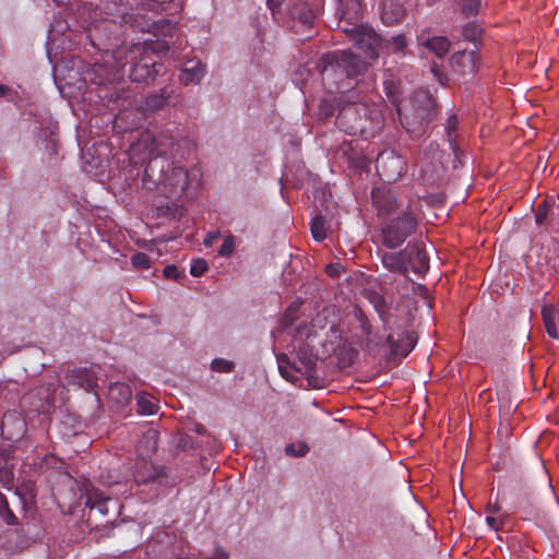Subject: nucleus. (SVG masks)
<instances>
[{"label":"nucleus","mask_w":559,"mask_h":559,"mask_svg":"<svg viewBox=\"0 0 559 559\" xmlns=\"http://www.w3.org/2000/svg\"><path fill=\"white\" fill-rule=\"evenodd\" d=\"M188 144L185 139L177 140L166 134L154 136L151 132L140 133L132 142L128 156L131 166H142V185L146 190L159 189L169 199H180L197 178V171H188L170 158H183L182 147Z\"/></svg>","instance_id":"1"},{"label":"nucleus","mask_w":559,"mask_h":559,"mask_svg":"<svg viewBox=\"0 0 559 559\" xmlns=\"http://www.w3.org/2000/svg\"><path fill=\"white\" fill-rule=\"evenodd\" d=\"M326 323L324 312L319 313L307 329V337L309 340L307 346L311 347V353L304 348H300L297 353L298 359L294 362L293 368L308 378L312 377L319 356L329 357L336 354L337 348L343 344L340 329L334 323H331L325 331Z\"/></svg>","instance_id":"2"},{"label":"nucleus","mask_w":559,"mask_h":559,"mask_svg":"<svg viewBox=\"0 0 559 559\" xmlns=\"http://www.w3.org/2000/svg\"><path fill=\"white\" fill-rule=\"evenodd\" d=\"M323 80L332 81L341 93L353 88L357 78L367 69V63L349 50H337L323 55L319 62Z\"/></svg>","instance_id":"3"},{"label":"nucleus","mask_w":559,"mask_h":559,"mask_svg":"<svg viewBox=\"0 0 559 559\" xmlns=\"http://www.w3.org/2000/svg\"><path fill=\"white\" fill-rule=\"evenodd\" d=\"M121 64L132 82H150L164 71V64L153 50L142 44L133 45L128 50H121Z\"/></svg>","instance_id":"4"},{"label":"nucleus","mask_w":559,"mask_h":559,"mask_svg":"<svg viewBox=\"0 0 559 559\" xmlns=\"http://www.w3.org/2000/svg\"><path fill=\"white\" fill-rule=\"evenodd\" d=\"M418 218L409 204L383 222L381 227L382 243L389 249H396L417 229Z\"/></svg>","instance_id":"5"},{"label":"nucleus","mask_w":559,"mask_h":559,"mask_svg":"<svg viewBox=\"0 0 559 559\" xmlns=\"http://www.w3.org/2000/svg\"><path fill=\"white\" fill-rule=\"evenodd\" d=\"M342 119L354 118L350 132H359L365 135H374L384 126V117L379 106L366 103H357L343 108Z\"/></svg>","instance_id":"6"},{"label":"nucleus","mask_w":559,"mask_h":559,"mask_svg":"<svg viewBox=\"0 0 559 559\" xmlns=\"http://www.w3.org/2000/svg\"><path fill=\"white\" fill-rule=\"evenodd\" d=\"M436 116V103L427 93H419L414 99V112L405 114L399 109L400 121L407 132L420 133Z\"/></svg>","instance_id":"7"},{"label":"nucleus","mask_w":559,"mask_h":559,"mask_svg":"<svg viewBox=\"0 0 559 559\" xmlns=\"http://www.w3.org/2000/svg\"><path fill=\"white\" fill-rule=\"evenodd\" d=\"M371 199L378 217L385 219L399 215V212L406 207L391 189L384 187L373 188Z\"/></svg>","instance_id":"8"},{"label":"nucleus","mask_w":559,"mask_h":559,"mask_svg":"<svg viewBox=\"0 0 559 559\" xmlns=\"http://www.w3.org/2000/svg\"><path fill=\"white\" fill-rule=\"evenodd\" d=\"M121 52H117L115 58V64L109 66L108 63H94L91 69L85 73V80H90L94 84L103 85L112 83L126 74L124 64H121Z\"/></svg>","instance_id":"9"},{"label":"nucleus","mask_w":559,"mask_h":559,"mask_svg":"<svg viewBox=\"0 0 559 559\" xmlns=\"http://www.w3.org/2000/svg\"><path fill=\"white\" fill-rule=\"evenodd\" d=\"M133 477L139 486L147 484L157 487L169 485V476L165 468L154 465L150 460H136Z\"/></svg>","instance_id":"10"},{"label":"nucleus","mask_w":559,"mask_h":559,"mask_svg":"<svg viewBox=\"0 0 559 559\" xmlns=\"http://www.w3.org/2000/svg\"><path fill=\"white\" fill-rule=\"evenodd\" d=\"M376 167L378 173L389 182L396 181L405 171L403 158L393 153H381L376 160Z\"/></svg>","instance_id":"11"},{"label":"nucleus","mask_w":559,"mask_h":559,"mask_svg":"<svg viewBox=\"0 0 559 559\" xmlns=\"http://www.w3.org/2000/svg\"><path fill=\"white\" fill-rule=\"evenodd\" d=\"M452 70L461 75L472 74L477 68V55L475 51H457L451 57Z\"/></svg>","instance_id":"12"},{"label":"nucleus","mask_w":559,"mask_h":559,"mask_svg":"<svg viewBox=\"0 0 559 559\" xmlns=\"http://www.w3.org/2000/svg\"><path fill=\"white\" fill-rule=\"evenodd\" d=\"M418 44L438 58H443L450 49V40L444 36H429L427 32H421L417 36Z\"/></svg>","instance_id":"13"},{"label":"nucleus","mask_w":559,"mask_h":559,"mask_svg":"<svg viewBox=\"0 0 559 559\" xmlns=\"http://www.w3.org/2000/svg\"><path fill=\"white\" fill-rule=\"evenodd\" d=\"M404 251L407 252V267L416 274H424L428 269V257L419 243L408 245Z\"/></svg>","instance_id":"14"},{"label":"nucleus","mask_w":559,"mask_h":559,"mask_svg":"<svg viewBox=\"0 0 559 559\" xmlns=\"http://www.w3.org/2000/svg\"><path fill=\"white\" fill-rule=\"evenodd\" d=\"M135 7L132 0H108L104 4V20H110L115 22L116 17H120L121 21L128 22L129 10H133Z\"/></svg>","instance_id":"15"},{"label":"nucleus","mask_w":559,"mask_h":559,"mask_svg":"<svg viewBox=\"0 0 559 559\" xmlns=\"http://www.w3.org/2000/svg\"><path fill=\"white\" fill-rule=\"evenodd\" d=\"M26 430V423L20 415L12 413L3 416L1 423L2 435L7 433V439L17 440Z\"/></svg>","instance_id":"16"},{"label":"nucleus","mask_w":559,"mask_h":559,"mask_svg":"<svg viewBox=\"0 0 559 559\" xmlns=\"http://www.w3.org/2000/svg\"><path fill=\"white\" fill-rule=\"evenodd\" d=\"M85 496L86 507L91 509H97V511L103 515L108 514V503L112 502V499L109 495L100 491L92 485H85Z\"/></svg>","instance_id":"17"},{"label":"nucleus","mask_w":559,"mask_h":559,"mask_svg":"<svg viewBox=\"0 0 559 559\" xmlns=\"http://www.w3.org/2000/svg\"><path fill=\"white\" fill-rule=\"evenodd\" d=\"M158 444V431L150 428L143 432L136 444V460H150Z\"/></svg>","instance_id":"18"},{"label":"nucleus","mask_w":559,"mask_h":559,"mask_svg":"<svg viewBox=\"0 0 559 559\" xmlns=\"http://www.w3.org/2000/svg\"><path fill=\"white\" fill-rule=\"evenodd\" d=\"M383 266L391 271L403 275L408 272L407 267V252L400 250L397 252H383L381 255Z\"/></svg>","instance_id":"19"},{"label":"nucleus","mask_w":559,"mask_h":559,"mask_svg":"<svg viewBox=\"0 0 559 559\" xmlns=\"http://www.w3.org/2000/svg\"><path fill=\"white\" fill-rule=\"evenodd\" d=\"M204 74L205 69L201 61L197 59H191L185 63V67L182 68L179 74V80L185 85L198 84L201 82Z\"/></svg>","instance_id":"20"},{"label":"nucleus","mask_w":559,"mask_h":559,"mask_svg":"<svg viewBox=\"0 0 559 559\" xmlns=\"http://www.w3.org/2000/svg\"><path fill=\"white\" fill-rule=\"evenodd\" d=\"M67 383L90 391L94 388L96 379L94 373L86 368H78L67 372Z\"/></svg>","instance_id":"21"},{"label":"nucleus","mask_w":559,"mask_h":559,"mask_svg":"<svg viewBox=\"0 0 559 559\" xmlns=\"http://www.w3.org/2000/svg\"><path fill=\"white\" fill-rule=\"evenodd\" d=\"M405 16L404 8L395 0H382L381 20L386 25H394Z\"/></svg>","instance_id":"22"},{"label":"nucleus","mask_w":559,"mask_h":559,"mask_svg":"<svg viewBox=\"0 0 559 559\" xmlns=\"http://www.w3.org/2000/svg\"><path fill=\"white\" fill-rule=\"evenodd\" d=\"M415 338L412 334H404L397 341H394L392 334L385 335V343L390 346L391 354L394 356L406 357L415 347Z\"/></svg>","instance_id":"23"},{"label":"nucleus","mask_w":559,"mask_h":559,"mask_svg":"<svg viewBox=\"0 0 559 559\" xmlns=\"http://www.w3.org/2000/svg\"><path fill=\"white\" fill-rule=\"evenodd\" d=\"M132 396L130 386L122 382L111 383L108 388V399L115 403L117 407L124 406Z\"/></svg>","instance_id":"24"},{"label":"nucleus","mask_w":559,"mask_h":559,"mask_svg":"<svg viewBox=\"0 0 559 559\" xmlns=\"http://www.w3.org/2000/svg\"><path fill=\"white\" fill-rule=\"evenodd\" d=\"M369 301L373 305L374 310L378 312L380 320L382 321L383 329H390L391 313L390 308L385 302V299L380 294L372 292L369 294Z\"/></svg>","instance_id":"25"},{"label":"nucleus","mask_w":559,"mask_h":559,"mask_svg":"<svg viewBox=\"0 0 559 559\" xmlns=\"http://www.w3.org/2000/svg\"><path fill=\"white\" fill-rule=\"evenodd\" d=\"M171 90L168 86L159 90L157 93H153L145 98L144 106L147 110H158L166 106L170 95Z\"/></svg>","instance_id":"26"},{"label":"nucleus","mask_w":559,"mask_h":559,"mask_svg":"<svg viewBox=\"0 0 559 559\" xmlns=\"http://www.w3.org/2000/svg\"><path fill=\"white\" fill-rule=\"evenodd\" d=\"M135 400L140 415H154L159 409L156 399L145 392L136 394Z\"/></svg>","instance_id":"27"},{"label":"nucleus","mask_w":559,"mask_h":559,"mask_svg":"<svg viewBox=\"0 0 559 559\" xmlns=\"http://www.w3.org/2000/svg\"><path fill=\"white\" fill-rule=\"evenodd\" d=\"M559 314V308L555 306H545L542 310L544 324L548 335L552 338H558V331L556 326V317Z\"/></svg>","instance_id":"28"},{"label":"nucleus","mask_w":559,"mask_h":559,"mask_svg":"<svg viewBox=\"0 0 559 559\" xmlns=\"http://www.w3.org/2000/svg\"><path fill=\"white\" fill-rule=\"evenodd\" d=\"M293 19L300 21L304 25H311L314 14L307 3H296L290 8Z\"/></svg>","instance_id":"29"},{"label":"nucleus","mask_w":559,"mask_h":559,"mask_svg":"<svg viewBox=\"0 0 559 559\" xmlns=\"http://www.w3.org/2000/svg\"><path fill=\"white\" fill-rule=\"evenodd\" d=\"M38 395L39 402L34 404L35 409L45 411L47 406L50 405L52 401V393L49 388L39 386L33 391H31L24 400H31L33 396Z\"/></svg>","instance_id":"30"},{"label":"nucleus","mask_w":559,"mask_h":559,"mask_svg":"<svg viewBox=\"0 0 559 559\" xmlns=\"http://www.w3.org/2000/svg\"><path fill=\"white\" fill-rule=\"evenodd\" d=\"M457 124H459V120H457L456 116L450 115L448 118L445 130H447L449 143H450V147L452 148L453 154L455 155V158L457 159V162L462 163L460 159L462 152L455 144V135H454V132L457 129Z\"/></svg>","instance_id":"31"},{"label":"nucleus","mask_w":559,"mask_h":559,"mask_svg":"<svg viewBox=\"0 0 559 559\" xmlns=\"http://www.w3.org/2000/svg\"><path fill=\"white\" fill-rule=\"evenodd\" d=\"M277 364H278V370L283 378L294 381L297 379L295 376V372H297L293 367L294 364H290L287 355L281 354L277 355Z\"/></svg>","instance_id":"32"},{"label":"nucleus","mask_w":559,"mask_h":559,"mask_svg":"<svg viewBox=\"0 0 559 559\" xmlns=\"http://www.w3.org/2000/svg\"><path fill=\"white\" fill-rule=\"evenodd\" d=\"M310 229L316 240L322 241L326 238L325 219L321 215H317L311 219Z\"/></svg>","instance_id":"33"},{"label":"nucleus","mask_w":559,"mask_h":559,"mask_svg":"<svg viewBox=\"0 0 559 559\" xmlns=\"http://www.w3.org/2000/svg\"><path fill=\"white\" fill-rule=\"evenodd\" d=\"M361 331L366 336L367 343L374 346H382L385 343V336L373 334L370 323L364 319L360 323Z\"/></svg>","instance_id":"34"},{"label":"nucleus","mask_w":559,"mask_h":559,"mask_svg":"<svg viewBox=\"0 0 559 559\" xmlns=\"http://www.w3.org/2000/svg\"><path fill=\"white\" fill-rule=\"evenodd\" d=\"M0 518L8 525H16L17 518L9 508L8 500L3 493L0 492Z\"/></svg>","instance_id":"35"},{"label":"nucleus","mask_w":559,"mask_h":559,"mask_svg":"<svg viewBox=\"0 0 559 559\" xmlns=\"http://www.w3.org/2000/svg\"><path fill=\"white\" fill-rule=\"evenodd\" d=\"M309 452V447L306 442L289 443L285 447V453L293 457H302Z\"/></svg>","instance_id":"36"},{"label":"nucleus","mask_w":559,"mask_h":559,"mask_svg":"<svg viewBox=\"0 0 559 559\" xmlns=\"http://www.w3.org/2000/svg\"><path fill=\"white\" fill-rule=\"evenodd\" d=\"M211 369L215 372L228 373L234 369V362L224 358H215L211 362Z\"/></svg>","instance_id":"37"},{"label":"nucleus","mask_w":559,"mask_h":559,"mask_svg":"<svg viewBox=\"0 0 559 559\" xmlns=\"http://www.w3.org/2000/svg\"><path fill=\"white\" fill-rule=\"evenodd\" d=\"M480 0H461V10L466 16L475 15L480 8Z\"/></svg>","instance_id":"38"},{"label":"nucleus","mask_w":559,"mask_h":559,"mask_svg":"<svg viewBox=\"0 0 559 559\" xmlns=\"http://www.w3.org/2000/svg\"><path fill=\"white\" fill-rule=\"evenodd\" d=\"M131 263L135 267L147 270L151 267L150 257L144 252H138L132 255Z\"/></svg>","instance_id":"39"},{"label":"nucleus","mask_w":559,"mask_h":559,"mask_svg":"<svg viewBox=\"0 0 559 559\" xmlns=\"http://www.w3.org/2000/svg\"><path fill=\"white\" fill-rule=\"evenodd\" d=\"M207 267V263L204 259H195L191 262L190 274L194 277H199L206 272Z\"/></svg>","instance_id":"40"},{"label":"nucleus","mask_w":559,"mask_h":559,"mask_svg":"<svg viewBox=\"0 0 559 559\" xmlns=\"http://www.w3.org/2000/svg\"><path fill=\"white\" fill-rule=\"evenodd\" d=\"M341 4L344 5L346 4L347 7H350L354 9V13L350 14L344 10H341V14H340V17L342 20H353V19H356L357 16V11H358V8H359V3L357 0H341Z\"/></svg>","instance_id":"41"},{"label":"nucleus","mask_w":559,"mask_h":559,"mask_svg":"<svg viewBox=\"0 0 559 559\" xmlns=\"http://www.w3.org/2000/svg\"><path fill=\"white\" fill-rule=\"evenodd\" d=\"M462 34L465 39L475 41L480 35V29L476 24L468 23L464 26Z\"/></svg>","instance_id":"42"},{"label":"nucleus","mask_w":559,"mask_h":559,"mask_svg":"<svg viewBox=\"0 0 559 559\" xmlns=\"http://www.w3.org/2000/svg\"><path fill=\"white\" fill-rule=\"evenodd\" d=\"M549 205L547 201H544L537 206L536 213H535V222L537 225L542 226L546 222V218L548 216Z\"/></svg>","instance_id":"43"},{"label":"nucleus","mask_w":559,"mask_h":559,"mask_svg":"<svg viewBox=\"0 0 559 559\" xmlns=\"http://www.w3.org/2000/svg\"><path fill=\"white\" fill-rule=\"evenodd\" d=\"M235 250V238L233 236H228L224 239L223 245L218 249V254L221 257H229Z\"/></svg>","instance_id":"44"},{"label":"nucleus","mask_w":559,"mask_h":559,"mask_svg":"<svg viewBox=\"0 0 559 559\" xmlns=\"http://www.w3.org/2000/svg\"><path fill=\"white\" fill-rule=\"evenodd\" d=\"M394 51H403L406 48V39L403 35H396L391 37L390 40Z\"/></svg>","instance_id":"45"},{"label":"nucleus","mask_w":559,"mask_h":559,"mask_svg":"<svg viewBox=\"0 0 559 559\" xmlns=\"http://www.w3.org/2000/svg\"><path fill=\"white\" fill-rule=\"evenodd\" d=\"M163 274L165 277L171 278V280H178L180 277V272L177 269V266L174 264L165 266Z\"/></svg>","instance_id":"46"},{"label":"nucleus","mask_w":559,"mask_h":559,"mask_svg":"<svg viewBox=\"0 0 559 559\" xmlns=\"http://www.w3.org/2000/svg\"><path fill=\"white\" fill-rule=\"evenodd\" d=\"M343 270L342 265L340 263H330L326 265L325 271L331 277H336L340 275L341 271Z\"/></svg>","instance_id":"47"},{"label":"nucleus","mask_w":559,"mask_h":559,"mask_svg":"<svg viewBox=\"0 0 559 559\" xmlns=\"http://www.w3.org/2000/svg\"><path fill=\"white\" fill-rule=\"evenodd\" d=\"M369 39L371 40L369 57L372 59H377L379 55L373 46H378L380 43V39L377 35H373V36L369 35Z\"/></svg>","instance_id":"48"},{"label":"nucleus","mask_w":559,"mask_h":559,"mask_svg":"<svg viewBox=\"0 0 559 559\" xmlns=\"http://www.w3.org/2000/svg\"><path fill=\"white\" fill-rule=\"evenodd\" d=\"M218 237H219V234H218L217 231H215V233H209V234L206 235V237L204 238V241H203L204 246H205V247H211V246H213L214 241H215Z\"/></svg>","instance_id":"49"},{"label":"nucleus","mask_w":559,"mask_h":559,"mask_svg":"<svg viewBox=\"0 0 559 559\" xmlns=\"http://www.w3.org/2000/svg\"><path fill=\"white\" fill-rule=\"evenodd\" d=\"M486 523L488 524V526L490 528H492L493 531H498L499 530V522H498V519L492 516V515H487L486 516Z\"/></svg>","instance_id":"50"},{"label":"nucleus","mask_w":559,"mask_h":559,"mask_svg":"<svg viewBox=\"0 0 559 559\" xmlns=\"http://www.w3.org/2000/svg\"><path fill=\"white\" fill-rule=\"evenodd\" d=\"M384 87H385V90H386V95H388L389 97H392V98H393V97H394V92H393V87H394V86H393V82H388V81H385V82H384Z\"/></svg>","instance_id":"51"},{"label":"nucleus","mask_w":559,"mask_h":559,"mask_svg":"<svg viewBox=\"0 0 559 559\" xmlns=\"http://www.w3.org/2000/svg\"><path fill=\"white\" fill-rule=\"evenodd\" d=\"M11 93V88L7 85L0 84V97H5Z\"/></svg>","instance_id":"52"},{"label":"nucleus","mask_w":559,"mask_h":559,"mask_svg":"<svg viewBox=\"0 0 559 559\" xmlns=\"http://www.w3.org/2000/svg\"><path fill=\"white\" fill-rule=\"evenodd\" d=\"M499 509H500V508H499V506H498V504H487V507H486L485 511H486L487 513H489V515H490V514H492V513L498 512V511H499Z\"/></svg>","instance_id":"53"},{"label":"nucleus","mask_w":559,"mask_h":559,"mask_svg":"<svg viewBox=\"0 0 559 559\" xmlns=\"http://www.w3.org/2000/svg\"><path fill=\"white\" fill-rule=\"evenodd\" d=\"M325 116L332 115V110H324L322 109Z\"/></svg>","instance_id":"54"},{"label":"nucleus","mask_w":559,"mask_h":559,"mask_svg":"<svg viewBox=\"0 0 559 559\" xmlns=\"http://www.w3.org/2000/svg\"><path fill=\"white\" fill-rule=\"evenodd\" d=\"M108 486H111L112 484H115V481H110V480H106L105 481Z\"/></svg>","instance_id":"55"}]
</instances>
